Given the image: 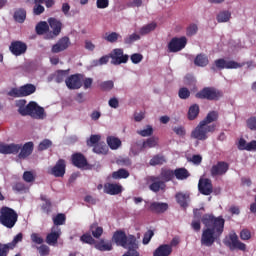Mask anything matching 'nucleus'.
Instances as JSON below:
<instances>
[{"instance_id": "f257e3e1", "label": "nucleus", "mask_w": 256, "mask_h": 256, "mask_svg": "<svg viewBox=\"0 0 256 256\" xmlns=\"http://www.w3.org/2000/svg\"><path fill=\"white\" fill-rule=\"evenodd\" d=\"M205 208L193 210V221H202L205 228L202 231L200 243L203 247H213L215 241L221 239L225 231V218L215 217L213 214H204Z\"/></svg>"}, {"instance_id": "680f3d73", "label": "nucleus", "mask_w": 256, "mask_h": 256, "mask_svg": "<svg viewBox=\"0 0 256 256\" xmlns=\"http://www.w3.org/2000/svg\"><path fill=\"white\" fill-rule=\"evenodd\" d=\"M240 239L242 241H249L251 239V231L249 229H242L240 231Z\"/></svg>"}, {"instance_id": "2f4dec72", "label": "nucleus", "mask_w": 256, "mask_h": 256, "mask_svg": "<svg viewBox=\"0 0 256 256\" xmlns=\"http://www.w3.org/2000/svg\"><path fill=\"white\" fill-rule=\"evenodd\" d=\"M68 75H69V69L68 70H57L54 74V81L56 83H63V81H65V79Z\"/></svg>"}, {"instance_id": "052dcab7", "label": "nucleus", "mask_w": 256, "mask_h": 256, "mask_svg": "<svg viewBox=\"0 0 256 256\" xmlns=\"http://www.w3.org/2000/svg\"><path fill=\"white\" fill-rule=\"evenodd\" d=\"M33 13L35 15H42V13H45V7L42 4L34 3Z\"/></svg>"}, {"instance_id": "13d9d810", "label": "nucleus", "mask_w": 256, "mask_h": 256, "mask_svg": "<svg viewBox=\"0 0 256 256\" xmlns=\"http://www.w3.org/2000/svg\"><path fill=\"white\" fill-rule=\"evenodd\" d=\"M13 191H16L17 193H21V191H25L27 189V186L23 182H16L12 186Z\"/></svg>"}, {"instance_id": "9b49d317", "label": "nucleus", "mask_w": 256, "mask_h": 256, "mask_svg": "<svg viewBox=\"0 0 256 256\" xmlns=\"http://www.w3.org/2000/svg\"><path fill=\"white\" fill-rule=\"evenodd\" d=\"M187 46V38L182 36L180 38L174 37L168 43L169 53H179V51H183Z\"/></svg>"}, {"instance_id": "f8f14e48", "label": "nucleus", "mask_w": 256, "mask_h": 256, "mask_svg": "<svg viewBox=\"0 0 256 256\" xmlns=\"http://www.w3.org/2000/svg\"><path fill=\"white\" fill-rule=\"evenodd\" d=\"M110 59L112 65H123L129 61V55L124 54L122 48H115L110 53Z\"/></svg>"}, {"instance_id": "3c124183", "label": "nucleus", "mask_w": 256, "mask_h": 256, "mask_svg": "<svg viewBox=\"0 0 256 256\" xmlns=\"http://www.w3.org/2000/svg\"><path fill=\"white\" fill-rule=\"evenodd\" d=\"M139 39H141V36L133 33V34L127 36L126 38H124V43L126 45H131V44L135 43V41H139Z\"/></svg>"}, {"instance_id": "37998d69", "label": "nucleus", "mask_w": 256, "mask_h": 256, "mask_svg": "<svg viewBox=\"0 0 256 256\" xmlns=\"http://www.w3.org/2000/svg\"><path fill=\"white\" fill-rule=\"evenodd\" d=\"M65 221H67V217L63 213L57 214L53 218V223L56 227H59V225H65Z\"/></svg>"}, {"instance_id": "e433bc0d", "label": "nucleus", "mask_w": 256, "mask_h": 256, "mask_svg": "<svg viewBox=\"0 0 256 256\" xmlns=\"http://www.w3.org/2000/svg\"><path fill=\"white\" fill-rule=\"evenodd\" d=\"M155 29H157V23L152 22L140 28L139 33L140 35H149V33H151L152 31H155Z\"/></svg>"}, {"instance_id": "4be33fe9", "label": "nucleus", "mask_w": 256, "mask_h": 256, "mask_svg": "<svg viewBox=\"0 0 256 256\" xmlns=\"http://www.w3.org/2000/svg\"><path fill=\"white\" fill-rule=\"evenodd\" d=\"M104 193L107 195H119L123 193V186L121 184L106 183L104 185Z\"/></svg>"}, {"instance_id": "58836bf2", "label": "nucleus", "mask_w": 256, "mask_h": 256, "mask_svg": "<svg viewBox=\"0 0 256 256\" xmlns=\"http://www.w3.org/2000/svg\"><path fill=\"white\" fill-rule=\"evenodd\" d=\"M157 144L158 139L155 137H150L142 143V149H153V147H157Z\"/></svg>"}, {"instance_id": "de8ad7c7", "label": "nucleus", "mask_w": 256, "mask_h": 256, "mask_svg": "<svg viewBox=\"0 0 256 256\" xmlns=\"http://www.w3.org/2000/svg\"><path fill=\"white\" fill-rule=\"evenodd\" d=\"M80 241H82V243H87V245H95L96 243L94 237L89 233L83 234L80 237Z\"/></svg>"}, {"instance_id": "774afa93", "label": "nucleus", "mask_w": 256, "mask_h": 256, "mask_svg": "<svg viewBox=\"0 0 256 256\" xmlns=\"http://www.w3.org/2000/svg\"><path fill=\"white\" fill-rule=\"evenodd\" d=\"M96 6L97 9H107L109 7V0H97Z\"/></svg>"}, {"instance_id": "8fccbe9b", "label": "nucleus", "mask_w": 256, "mask_h": 256, "mask_svg": "<svg viewBox=\"0 0 256 256\" xmlns=\"http://www.w3.org/2000/svg\"><path fill=\"white\" fill-rule=\"evenodd\" d=\"M30 239L35 245H43V243L45 242V240L43 239V237H41L39 233H32Z\"/></svg>"}, {"instance_id": "5701e85b", "label": "nucleus", "mask_w": 256, "mask_h": 256, "mask_svg": "<svg viewBox=\"0 0 256 256\" xmlns=\"http://www.w3.org/2000/svg\"><path fill=\"white\" fill-rule=\"evenodd\" d=\"M173 253V248L169 244L160 245L153 253V256H169Z\"/></svg>"}, {"instance_id": "f3484780", "label": "nucleus", "mask_w": 256, "mask_h": 256, "mask_svg": "<svg viewBox=\"0 0 256 256\" xmlns=\"http://www.w3.org/2000/svg\"><path fill=\"white\" fill-rule=\"evenodd\" d=\"M65 84L68 89H81L83 82L81 81V74H72L65 79Z\"/></svg>"}, {"instance_id": "bb28decb", "label": "nucleus", "mask_w": 256, "mask_h": 256, "mask_svg": "<svg viewBox=\"0 0 256 256\" xmlns=\"http://www.w3.org/2000/svg\"><path fill=\"white\" fill-rule=\"evenodd\" d=\"M90 233L94 239H100L101 235H103V227L99 226L97 222H94L90 225Z\"/></svg>"}, {"instance_id": "a211bd4d", "label": "nucleus", "mask_w": 256, "mask_h": 256, "mask_svg": "<svg viewBox=\"0 0 256 256\" xmlns=\"http://www.w3.org/2000/svg\"><path fill=\"white\" fill-rule=\"evenodd\" d=\"M67 169V164L65 160L59 159L56 164L50 169V175L54 177H65V171Z\"/></svg>"}, {"instance_id": "5fc2aeb1", "label": "nucleus", "mask_w": 256, "mask_h": 256, "mask_svg": "<svg viewBox=\"0 0 256 256\" xmlns=\"http://www.w3.org/2000/svg\"><path fill=\"white\" fill-rule=\"evenodd\" d=\"M12 249H14V248L11 247L9 245V243H7V244H0V256H7V255H9V251H12Z\"/></svg>"}, {"instance_id": "338daca9", "label": "nucleus", "mask_w": 256, "mask_h": 256, "mask_svg": "<svg viewBox=\"0 0 256 256\" xmlns=\"http://www.w3.org/2000/svg\"><path fill=\"white\" fill-rule=\"evenodd\" d=\"M37 250L40 253V256H47L50 253L49 246L42 244L41 246L37 247Z\"/></svg>"}, {"instance_id": "ddd939ff", "label": "nucleus", "mask_w": 256, "mask_h": 256, "mask_svg": "<svg viewBox=\"0 0 256 256\" xmlns=\"http://www.w3.org/2000/svg\"><path fill=\"white\" fill-rule=\"evenodd\" d=\"M48 24L52 32L46 35V39H55V37H59L61 29H63V23L57 18L51 17L48 19Z\"/></svg>"}, {"instance_id": "4c0bfd02", "label": "nucleus", "mask_w": 256, "mask_h": 256, "mask_svg": "<svg viewBox=\"0 0 256 256\" xmlns=\"http://www.w3.org/2000/svg\"><path fill=\"white\" fill-rule=\"evenodd\" d=\"M49 31V24L45 21H41L36 25L37 35H45Z\"/></svg>"}, {"instance_id": "aec40b11", "label": "nucleus", "mask_w": 256, "mask_h": 256, "mask_svg": "<svg viewBox=\"0 0 256 256\" xmlns=\"http://www.w3.org/2000/svg\"><path fill=\"white\" fill-rule=\"evenodd\" d=\"M72 165L74 167H77L78 169H84V167H87L89 163L87 162V158H85V155L82 153H75L72 155Z\"/></svg>"}, {"instance_id": "e2e57ef3", "label": "nucleus", "mask_w": 256, "mask_h": 256, "mask_svg": "<svg viewBox=\"0 0 256 256\" xmlns=\"http://www.w3.org/2000/svg\"><path fill=\"white\" fill-rule=\"evenodd\" d=\"M130 59L134 65H137L143 61V54L134 53L130 56Z\"/></svg>"}, {"instance_id": "49530a36", "label": "nucleus", "mask_w": 256, "mask_h": 256, "mask_svg": "<svg viewBox=\"0 0 256 256\" xmlns=\"http://www.w3.org/2000/svg\"><path fill=\"white\" fill-rule=\"evenodd\" d=\"M99 141H101V135L93 134L90 136V139L87 140V145L88 147H95V145L99 144Z\"/></svg>"}, {"instance_id": "f704fd0d", "label": "nucleus", "mask_w": 256, "mask_h": 256, "mask_svg": "<svg viewBox=\"0 0 256 256\" xmlns=\"http://www.w3.org/2000/svg\"><path fill=\"white\" fill-rule=\"evenodd\" d=\"M107 151H109V148L105 143H98L93 147V152L97 153V155H107Z\"/></svg>"}, {"instance_id": "6e6d98bb", "label": "nucleus", "mask_w": 256, "mask_h": 256, "mask_svg": "<svg viewBox=\"0 0 256 256\" xmlns=\"http://www.w3.org/2000/svg\"><path fill=\"white\" fill-rule=\"evenodd\" d=\"M113 87H114V83L111 80L104 81V82L100 83V89L102 91H111V89H113Z\"/></svg>"}, {"instance_id": "6e6552de", "label": "nucleus", "mask_w": 256, "mask_h": 256, "mask_svg": "<svg viewBox=\"0 0 256 256\" xmlns=\"http://www.w3.org/2000/svg\"><path fill=\"white\" fill-rule=\"evenodd\" d=\"M245 65H247L245 62L239 63L235 60L227 61L223 58H219L214 61V65L211 66V70L217 71V69H219L221 71L223 69H241V67H245Z\"/></svg>"}, {"instance_id": "0e129e2a", "label": "nucleus", "mask_w": 256, "mask_h": 256, "mask_svg": "<svg viewBox=\"0 0 256 256\" xmlns=\"http://www.w3.org/2000/svg\"><path fill=\"white\" fill-rule=\"evenodd\" d=\"M173 131L178 135V137H185V135H187V131L183 126H176L173 128Z\"/></svg>"}, {"instance_id": "39448f33", "label": "nucleus", "mask_w": 256, "mask_h": 256, "mask_svg": "<svg viewBox=\"0 0 256 256\" xmlns=\"http://www.w3.org/2000/svg\"><path fill=\"white\" fill-rule=\"evenodd\" d=\"M19 215L13 208L3 206L0 209V223L7 229H13L17 224Z\"/></svg>"}, {"instance_id": "20e7f679", "label": "nucleus", "mask_w": 256, "mask_h": 256, "mask_svg": "<svg viewBox=\"0 0 256 256\" xmlns=\"http://www.w3.org/2000/svg\"><path fill=\"white\" fill-rule=\"evenodd\" d=\"M175 178V171L167 168H162L159 176H151L149 185L150 191L153 193H159V191H165L167 189V184L169 181H173Z\"/></svg>"}, {"instance_id": "b1692460", "label": "nucleus", "mask_w": 256, "mask_h": 256, "mask_svg": "<svg viewBox=\"0 0 256 256\" xmlns=\"http://www.w3.org/2000/svg\"><path fill=\"white\" fill-rule=\"evenodd\" d=\"M169 209L168 203L153 202L150 204V211L153 213H165Z\"/></svg>"}, {"instance_id": "a878e982", "label": "nucleus", "mask_w": 256, "mask_h": 256, "mask_svg": "<svg viewBox=\"0 0 256 256\" xmlns=\"http://www.w3.org/2000/svg\"><path fill=\"white\" fill-rule=\"evenodd\" d=\"M215 121H219V112L213 110L210 111L201 122L204 123V125H211V123H215Z\"/></svg>"}, {"instance_id": "393cba45", "label": "nucleus", "mask_w": 256, "mask_h": 256, "mask_svg": "<svg viewBox=\"0 0 256 256\" xmlns=\"http://www.w3.org/2000/svg\"><path fill=\"white\" fill-rule=\"evenodd\" d=\"M174 177L178 179V181H185V179H189L191 177V173L186 168H176L174 170Z\"/></svg>"}, {"instance_id": "c03bdc74", "label": "nucleus", "mask_w": 256, "mask_h": 256, "mask_svg": "<svg viewBox=\"0 0 256 256\" xmlns=\"http://www.w3.org/2000/svg\"><path fill=\"white\" fill-rule=\"evenodd\" d=\"M119 37H121L119 35V33L117 32H112L110 34L106 33V36L104 37L105 41H107L108 43H117V41L119 40Z\"/></svg>"}, {"instance_id": "69168bd1", "label": "nucleus", "mask_w": 256, "mask_h": 256, "mask_svg": "<svg viewBox=\"0 0 256 256\" xmlns=\"http://www.w3.org/2000/svg\"><path fill=\"white\" fill-rule=\"evenodd\" d=\"M246 125L250 131H256V117H251L246 121Z\"/></svg>"}, {"instance_id": "c9c22d12", "label": "nucleus", "mask_w": 256, "mask_h": 256, "mask_svg": "<svg viewBox=\"0 0 256 256\" xmlns=\"http://www.w3.org/2000/svg\"><path fill=\"white\" fill-rule=\"evenodd\" d=\"M129 171H127L125 168H120L118 171H114L112 173L113 179H127L129 177Z\"/></svg>"}, {"instance_id": "7c9ffc66", "label": "nucleus", "mask_w": 256, "mask_h": 256, "mask_svg": "<svg viewBox=\"0 0 256 256\" xmlns=\"http://www.w3.org/2000/svg\"><path fill=\"white\" fill-rule=\"evenodd\" d=\"M95 249L98 251H111L113 244L111 242H105L103 239L95 244Z\"/></svg>"}, {"instance_id": "cd10ccee", "label": "nucleus", "mask_w": 256, "mask_h": 256, "mask_svg": "<svg viewBox=\"0 0 256 256\" xmlns=\"http://www.w3.org/2000/svg\"><path fill=\"white\" fill-rule=\"evenodd\" d=\"M196 67H207L209 65V57L205 54H198L194 59Z\"/></svg>"}, {"instance_id": "7ed1b4c3", "label": "nucleus", "mask_w": 256, "mask_h": 256, "mask_svg": "<svg viewBox=\"0 0 256 256\" xmlns=\"http://www.w3.org/2000/svg\"><path fill=\"white\" fill-rule=\"evenodd\" d=\"M34 144L33 142H26L23 146L21 144H5L0 142V153L2 155H17L19 159H27L31 153H33Z\"/></svg>"}, {"instance_id": "79ce46f5", "label": "nucleus", "mask_w": 256, "mask_h": 256, "mask_svg": "<svg viewBox=\"0 0 256 256\" xmlns=\"http://www.w3.org/2000/svg\"><path fill=\"white\" fill-rule=\"evenodd\" d=\"M177 204L180 205V207H187V195H185L184 193H177L175 195Z\"/></svg>"}, {"instance_id": "6ab92c4d", "label": "nucleus", "mask_w": 256, "mask_h": 256, "mask_svg": "<svg viewBox=\"0 0 256 256\" xmlns=\"http://www.w3.org/2000/svg\"><path fill=\"white\" fill-rule=\"evenodd\" d=\"M69 45H71V40L69 39V37L64 36L52 46L51 53H61L63 51H66V49H69Z\"/></svg>"}, {"instance_id": "c756f323", "label": "nucleus", "mask_w": 256, "mask_h": 256, "mask_svg": "<svg viewBox=\"0 0 256 256\" xmlns=\"http://www.w3.org/2000/svg\"><path fill=\"white\" fill-rule=\"evenodd\" d=\"M106 141H107L108 147H110V149L112 150L119 149L121 147V139L115 136H108Z\"/></svg>"}, {"instance_id": "72a5a7b5", "label": "nucleus", "mask_w": 256, "mask_h": 256, "mask_svg": "<svg viewBox=\"0 0 256 256\" xmlns=\"http://www.w3.org/2000/svg\"><path fill=\"white\" fill-rule=\"evenodd\" d=\"M199 106L197 104H193L189 107L188 110V119L189 121H194V119H197L199 117Z\"/></svg>"}, {"instance_id": "f03ea898", "label": "nucleus", "mask_w": 256, "mask_h": 256, "mask_svg": "<svg viewBox=\"0 0 256 256\" xmlns=\"http://www.w3.org/2000/svg\"><path fill=\"white\" fill-rule=\"evenodd\" d=\"M16 107H18V113L22 117H32V119H44L45 108L39 106L37 102L31 101L27 104V100L21 99L16 101Z\"/></svg>"}, {"instance_id": "0eeeda50", "label": "nucleus", "mask_w": 256, "mask_h": 256, "mask_svg": "<svg viewBox=\"0 0 256 256\" xmlns=\"http://www.w3.org/2000/svg\"><path fill=\"white\" fill-rule=\"evenodd\" d=\"M196 99H207V101H219L223 97V91L215 87H204L195 95Z\"/></svg>"}, {"instance_id": "864d4df0", "label": "nucleus", "mask_w": 256, "mask_h": 256, "mask_svg": "<svg viewBox=\"0 0 256 256\" xmlns=\"http://www.w3.org/2000/svg\"><path fill=\"white\" fill-rule=\"evenodd\" d=\"M178 97L180 99H189V97H191V91H189L186 87H182L178 91Z\"/></svg>"}, {"instance_id": "4d7b16f0", "label": "nucleus", "mask_w": 256, "mask_h": 256, "mask_svg": "<svg viewBox=\"0 0 256 256\" xmlns=\"http://www.w3.org/2000/svg\"><path fill=\"white\" fill-rule=\"evenodd\" d=\"M23 180L26 183H33V181H35V176L33 175V172L31 171H25L23 173Z\"/></svg>"}, {"instance_id": "c85d7f7f", "label": "nucleus", "mask_w": 256, "mask_h": 256, "mask_svg": "<svg viewBox=\"0 0 256 256\" xmlns=\"http://www.w3.org/2000/svg\"><path fill=\"white\" fill-rule=\"evenodd\" d=\"M164 163H167V159L161 154L154 155L149 161V165H151V167H157V165H164Z\"/></svg>"}, {"instance_id": "473e14b6", "label": "nucleus", "mask_w": 256, "mask_h": 256, "mask_svg": "<svg viewBox=\"0 0 256 256\" xmlns=\"http://www.w3.org/2000/svg\"><path fill=\"white\" fill-rule=\"evenodd\" d=\"M25 19H27V11L25 9H18L14 12V20L17 23H25Z\"/></svg>"}, {"instance_id": "9d476101", "label": "nucleus", "mask_w": 256, "mask_h": 256, "mask_svg": "<svg viewBox=\"0 0 256 256\" xmlns=\"http://www.w3.org/2000/svg\"><path fill=\"white\" fill-rule=\"evenodd\" d=\"M226 247H229L230 251H247V245L239 240L237 233H231L223 240Z\"/></svg>"}, {"instance_id": "1a4fd4ad", "label": "nucleus", "mask_w": 256, "mask_h": 256, "mask_svg": "<svg viewBox=\"0 0 256 256\" xmlns=\"http://www.w3.org/2000/svg\"><path fill=\"white\" fill-rule=\"evenodd\" d=\"M35 91H37V87L34 84H25L19 88H12L8 92V96L14 98L29 97V95H33Z\"/></svg>"}, {"instance_id": "603ef678", "label": "nucleus", "mask_w": 256, "mask_h": 256, "mask_svg": "<svg viewBox=\"0 0 256 256\" xmlns=\"http://www.w3.org/2000/svg\"><path fill=\"white\" fill-rule=\"evenodd\" d=\"M137 134L141 135V137H151L153 135V127L148 125L146 129L138 130Z\"/></svg>"}, {"instance_id": "423d86ee", "label": "nucleus", "mask_w": 256, "mask_h": 256, "mask_svg": "<svg viewBox=\"0 0 256 256\" xmlns=\"http://www.w3.org/2000/svg\"><path fill=\"white\" fill-rule=\"evenodd\" d=\"M217 125L211 124L206 125L202 121L192 130L190 137L191 139H196L197 141H207L209 139V133H215Z\"/></svg>"}, {"instance_id": "a19ab883", "label": "nucleus", "mask_w": 256, "mask_h": 256, "mask_svg": "<svg viewBox=\"0 0 256 256\" xmlns=\"http://www.w3.org/2000/svg\"><path fill=\"white\" fill-rule=\"evenodd\" d=\"M231 19V12L222 11L217 15L218 23H227Z\"/></svg>"}, {"instance_id": "2eb2a0df", "label": "nucleus", "mask_w": 256, "mask_h": 256, "mask_svg": "<svg viewBox=\"0 0 256 256\" xmlns=\"http://www.w3.org/2000/svg\"><path fill=\"white\" fill-rule=\"evenodd\" d=\"M9 51L12 55H15V57H21V55L27 53V43L19 40L12 41L9 46Z\"/></svg>"}, {"instance_id": "412c9836", "label": "nucleus", "mask_w": 256, "mask_h": 256, "mask_svg": "<svg viewBox=\"0 0 256 256\" xmlns=\"http://www.w3.org/2000/svg\"><path fill=\"white\" fill-rule=\"evenodd\" d=\"M61 237V229L59 227H53L51 233L46 236V243L48 245H57V241Z\"/></svg>"}, {"instance_id": "dca6fc26", "label": "nucleus", "mask_w": 256, "mask_h": 256, "mask_svg": "<svg viewBox=\"0 0 256 256\" xmlns=\"http://www.w3.org/2000/svg\"><path fill=\"white\" fill-rule=\"evenodd\" d=\"M198 191L201 195H211L213 193V182L209 178H200L198 182Z\"/></svg>"}, {"instance_id": "bf43d9fd", "label": "nucleus", "mask_w": 256, "mask_h": 256, "mask_svg": "<svg viewBox=\"0 0 256 256\" xmlns=\"http://www.w3.org/2000/svg\"><path fill=\"white\" fill-rule=\"evenodd\" d=\"M153 235H155V232L153 230H148L143 237V245H149V242L151 239H153Z\"/></svg>"}, {"instance_id": "4468645a", "label": "nucleus", "mask_w": 256, "mask_h": 256, "mask_svg": "<svg viewBox=\"0 0 256 256\" xmlns=\"http://www.w3.org/2000/svg\"><path fill=\"white\" fill-rule=\"evenodd\" d=\"M229 171V163L225 161H218L210 169L211 177H223Z\"/></svg>"}, {"instance_id": "a18cd8bd", "label": "nucleus", "mask_w": 256, "mask_h": 256, "mask_svg": "<svg viewBox=\"0 0 256 256\" xmlns=\"http://www.w3.org/2000/svg\"><path fill=\"white\" fill-rule=\"evenodd\" d=\"M53 142L49 139L42 140L38 145V151H47L49 147H52Z\"/></svg>"}, {"instance_id": "09e8293b", "label": "nucleus", "mask_w": 256, "mask_h": 256, "mask_svg": "<svg viewBox=\"0 0 256 256\" xmlns=\"http://www.w3.org/2000/svg\"><path fill=\"white\" fill-rule=\"evenodd\" d=\"M199 31V27L197 24H190L186 28V35L187 37H193V35H197V32Z\"/></svg>"}, {"instance_id": "ea45409f", "label": "nucleus", "mask_w": 256, "mask_h": 256, "mask_svg": "<svg viewBox=\"0 0 256 256\" xmlns=\"http://www.w3.org/2000/svg\"><path fill=\"white\" fill-rule=\"evenodd\" d=\"M110 58H111V54L102 56L98 60H93L92 61V66L93 67H101V65H107L109 63Z\"/></svg>"}]
</instances>
